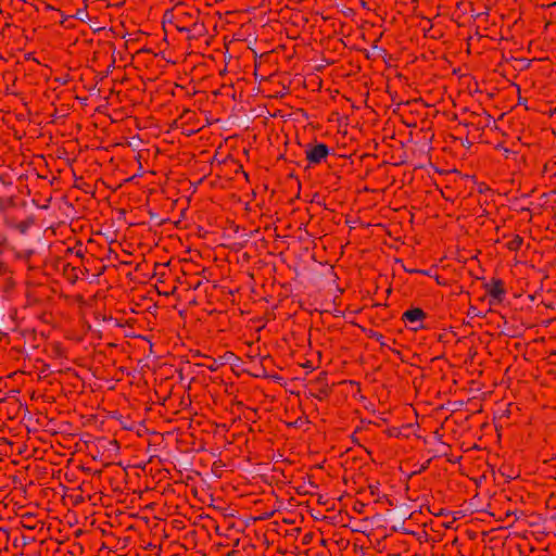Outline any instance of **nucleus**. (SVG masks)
I'll use <instances>...</instances> for the list:
<instances>
[{
	"mask_svg": "<svg viewBox=\"0 0 556 556\" xmlns=\"http://www.w3.org/2000/svg\"><path fill=\"white\" fill-rule=\"evenodd\" d=\"M164 20L172 22L179 33H191L200 22V11L194 7L179 4L166 11Z\"/></svg>",
	"mask_w": 556,
	"mask_h": 556,
	"instance_id": "1",
	"label": "nucleus"
},
{
	"mask_svg": "<svg viewBox=\"0 0 556 556\" xmlns=\"http://www.w3.org/2000/svg\"><path fill=\"white\" fill-rule=\"evenodd\" d=\"M330 154V149L323 142L309 143L305 147V157L309 165H318Z\"/></svg>",
	"mask_w": 556,
	"mask_h": 556,
	"instance_id": "2",
	"label": "nucleus"
},
{
	"mask_svg": "<svg viewBox=\"0 0 556 556\" xmlns=\"http://www.w3.org/2000/svg\"><path fill=\"white\" fill-rule=\"evenodd\" d=\"M486 294L490 296L491 304H500L506 295L505 285L500 278H492L483 285Z\"/></svg>",
	"mask_w": 556,
	"mask_h": 556,
	"instance_id": "3",
	"label": "nucleus"
},
{
	"mask_svg": "<svg viewBox=\"0 0 556 556\" xmlns=\"http://www.w3.org/2000/svg\"><path fill=\"white\" fill-rule=\"evenodd\" d=\"M426 317L427 314L421 308L413 307L403 313L402 320L410 330L418 331L425 328L424 320Z\"/></svg>",
	"mask_w": 556,
	"mask_h": 556,
	"instance_id": "4",
	"label": "nucleus"
},
{
	"mask_svg": "<svg viewBox=\"0 0 556 556\" xmlns=\"http://www.w3.org/2000/svg\"><path fill=\"white\" fill-rule=\"evenodd\" d=\"M523 243V238L519 235H513L511 238L506 242V248L509 251L517 252L520 250Z\"/></svg>",
	"mask_w": 556,
	"mask_h": 556,
	"instance_id": "5",
	"label": "nucleus"
},
{
	"mask_svg": "<svg viewBox=\"0 0 556 556\" xmlns=\"http://www.w3.org/2000/svg\"><path fill=\"white\" fill-rule=\"evenodd\" d=\"M67 252L79 258H83L86 252V248L83 245V243H77L73 248H68Z\"/></svg>",
	"mask_w": 556,
	"mask_h": 556,
	"instance_id": "6",
	"label": "nucleus"
},
{
	"mask_svg": "<svg viewBox=\"0 0 556 556\" xmlns=\"http://www.w3.org/2000/svg\"><path fill=\"white\" fill-rule=\"evenodd\" d=\"M410 273H420V274H424V275H427L428 273L426 270H417V269H414V270H409Z\"/></svg>",
	"mask_w": 556,
	"mask_h": 556,
	"instance_id": "7",
	"label": "nucleus"
},
{
	"mask_svg": "<svg viewBox=\"0 0 556 556\" xmlns=\"http://www.w3.org/2000/svg\"><path fill=\"white\" fill-rule=\"evenodd\" d=\"M24 526H25L26 528H28V529H34V528H35V526H33V525H26V523H24Z\"/></svg>",
	"mask_w": 556,
	"mask_h": 556,
	"instance_id": "8",
	"label": "nucleus"
},
{
	"mask_svg": "<svg viewBox=\"0 0 556 556\" xmlns=\"http://www.w3.org/2000/svg\"><path fill=\"white\" fill-rule=\"evenodd\" d=\"M380 339H382V334L377 336V340H380Z\"/></svg>",
	"mask_w": 556,
	"mask_h": 556,
	"instance_id": "9",
	"label": "nucleus"
}]
</instances>
